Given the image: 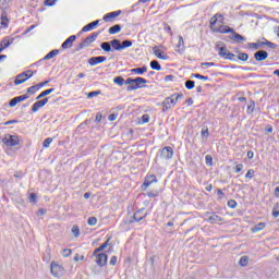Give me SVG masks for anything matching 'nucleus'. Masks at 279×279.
<instances>
[{
  "mask_svg": "<svg viewBox=\"0 0 279 279\" xmlns=\"http://www.w3.org/2000/svg\"><path fill=\"white\" fill-rule=\"evenodd\" d=\"M217 23H223V14L216 13L209 21V27L213 32L219 34H234V28L226 25H221L219 28H215Z\"/></svg>",
  "mask_w": 279,
  "mask_h": 279,
  "instance_id": "obj_1",
  "label": "nucleus"
},
{
  "mask_svg": "<svg viewBox=\"0 0 279 279\" xmlns=\"http://www.w3.org/2000/svg\"><path fill=\"white\" fill-rule=\"evenodd\" d=\"M183 98L184 95L178 93H174L171 96L165 98V100L161 102L162 112H167L168 110H171V108H174L175 104H178V100Z\"/></svg>",
  "mask_w": 279,
  "mask_h": 279,
  "instance_id": "obj_2",
  "label": "nucleus"
},
{
  "mask_svg": "<svg viewBox=\"0 0 279 279\" xmlns=\"http://www.w3.org/2000/svg\"><path fill=\"white\" fill-rule=\"evenodd\" d=\"M99 34H101V32L92 33L86 38L82 39L74 51H82V49H85V47H90V45H93V43L99 38Z\"/></svg>",
  "mask_w": 279,
  "mask_h": 279,
  "instance_id": "obj_3",
  "label": "nucleus"
},
{
  "mask_svg": "<svg viewBox=\"0 0 279 279\" xmlns=\"http://www.w3.org/2000/svg\"><path fill=\"white\" fill-rule=\"evenodd\" d=\"M50 274L54 277V278H62V276H64V274H66V270L64 269V267H62V265L52 262L50 264Z\"/></svg>",
  "mask_w": 279,
  "mask_h": 279,
  "instance_id": "obj_4",
  "label": "nucleus"
},
{
  "mask_svg": "<svg viewBox=\"0 0 279 279\" xmlns=\"http://www.w3.org/2000/svg\"><path fill=\"white\" fill-rule=\"evenodd\" d=\"M149 81H147L146 78H143L141 76L135 77V83L134 85H130L126 87L128 93L132 92V90H138V88H147V85Z\"/></svg>",
  "mask_w": 279,
  "mask_h": 279,
  "instance_id": "obj_5",
  "label": "nucleus"
},
{
  "mask_svg": "<svg viewBox=\"0 0 279 279\" xmlns=\"http://www.w3.org/2000/svg\"><path fill=\"white\" fill-rule=\"evenodd\" d=\"M32 77H34V72H32V70H27V71L22 72L16 75V77L14 80V84H15V86L25 84V82Z\"/></svg>",
  "mask_w": 279,
  "mask_h": 279,
  "instance_id": "obj_6",
  "label": "nucleus"
},
{
  "mask_svg": "<svg viewBox=\"0 0 279 279\" xmlns=\"http://www.w3.org/2000/svg\"><path fill=\"white\" fill-rule=\"evenodd\" d=\"M218 56L225 60H231V62H236V54L230 52L226 46L218 48Z\"/></svg>",
  "mask_w": 279,
  "mask_h": 279,
  "instance_id": "obj_7",
  "label": "nucleus"
},
{
  "mask_svg": "<svg viewBox=\"0 0 279 279\" xmlns=\"http://www.w3.org/2000/svg\"><path fill=\"white\" fill-rule=\"evenodd\" d=\"M218 56L225 60H231V62H236V54L230 52L226 46L218 48Z\"/></svg>",
  "mask_w": 279,
  "mask_h": 279,
  "instance_id": "obj_8",
  "label": "nucleus"
},
{
  "mask_svg": "<svg viewBox=\"0 0 279 279\" xmlns=\"http://www.w3.org/2000/svg\"><path fill=\"white\" fill-rule=\"evenodd\" d=\"M145 213V208H141L135 211L132 219L129 220V223H141V221L147 217V213Z\"/></svg>",
  "mask_w": 279,
  "mask_h": 279,
  "instance_id": "obj_9",
  "label": "nucleus"
},
{
  "mask_svg": "<svg viewBox=\"0 0 279 279\" xmlns=\"http://www.w3.org/2000/svg\"><path fill=\"white\" fill-rule=\"evenodd\" d=\"M205 217H207L205 221H207L208 223H223V218L216 213L207 211L205 214Z\"/></svg>",
  "mask_w": 279,
  "mask_h": 279,
  "instance_id": "obj_10",
  "label": "nucleus"
},
{
  "mask_svg": "<svg viewBox=\"0 0 279 279\" xmlns=\"http://www.w3.org/2000/svg\"><path fill=\"white\" fill-rule=\"evenodd\" d=\"M2 143L7 145V147H16L19 143H21V140H19L17 135H9L8 137L2 138Z\"/></svg>",
  "mask_w": 279,
  "mask_h": 279,
  "instance_id": "obj_11",
  "label": "nucleus"
},
{
  "mask_svg": "<svg viewBox=\"0 0 279 279\" xmlns=\"http://www.w3.org/2000/svg\"><path fill=\"white\" fill-rule=\"evenodd\" d=\"M158 182V178L155 174H147L142 184V191L149 189L150 184Z\"/></svg>",
  "mask_w": 279,
  "mask_h": 279,
  "instance_id": "obj_12",
  "label": "nucleus"
},
{
  "mask_svg": "<svg viewBox=\"0 0 279 279\" xmlns=\"http://www.w3.org/2000/svg\"><path fill=\"white\" fill-rule=\"evenodd\" d=\"M159 156L162 158V160H171V158H173V148L171 146H165L160 150Z\"/></svg>",
  "mask_w": 279,
  "mask_h": 279,
  "instance_id": "obj_13",
  "label": "nucleus"
},
{
  "mask_svg": "<svg viewBox=\"0 0 279 279\" xmlns=\"http://www.w3.org/2000/svg\"><path fill=\"white\" fill-rule=\"evenodd\" d=\"M94 257L96 258V265H98V267H106L108 265V254L105 252L99 253V255Z\"/></svg>",
  "mask_w": 279,
  "mask_h": 279,
  "instance_id": "obj_14",
  "label": "nucleus"
},
{
  "mask_svg": "<svg viewBox=\"0 0 279 279\" xmlns=\"http://www.w3.org/2000/svg\"><path fill=\"white\" fill-rule=\"evenodd\" d=\"M117 16H121V10L105 14L102 17V21H105V23H114V21L117 20Z\"/></svg>",
  "mask_w": 279,
  "mask_h": 279,
  "instance_id": "obj_15",
  "label": "nucleus"
},
{
  "mask_svg": "<svg viewBox=\"0 0 279 279\" xmlns=\"http://www.w3.org/2000/svg\"><path fill=\"white\" fill-rule=\"evenodd\" d=\"M268 58L269 52H267V50H258L254 53L255 62H264V60H267Z\"/></svg>",
  "mask_w": 279,
  "mask_h": 279,
  "instance_id": "obj_16",
  "label": "nucleus"
},
{
  "mask_svg": "<svg viewBox=\"0 0 279 279\" xmlns=\"http://www.w3.org/2000/svg\"><path fill=\"white\" fill-rule=\"evenodd\" d=\"M106 60H108V58L104 56L92 57L88 59V64L89 66H97V64H101L102 62H106Z\"/></svg>",
  "mask_w": 279,
  "mask_h": 279,
  "instance_id": "obj_17",
  "label": "nucleus"
},
{
  "mask_svg": "<svg viewBox=\"0 0 279 279\" xmlns=\"http://www.w3.org/2000/svg\"><path fill=\"white\" fill-rule=\"evenodd\" d=\"M25 99H29V95L25 94V95L16 96L9 101V106L10 108H14L16 104H21V101H25Z\"/></svg>",
  "mask_w": 279,
  "mask_h": 279,
  "instance_id": "obj_18",
  "label": "nucleus"
},
{
  "mask_svg": "<svg viewBox=\"0 0 279 279\" xmlns=\"http://www.w3.org/2000/svg\"><path fill=\"white\" fill-rule=\"evenodd\" d=\"M77 40L76 35L70 36L68 39L64 40V43L61 45V49H71L73 47V43Z\"/></svg>",
  "mask_w": 279,
  "mask_h": 279,
  "instance_id": "obj_19",
  "label": "nucleus"
},
{
  "mask_svg": "<svg viewBox=\"0 0 279 279\" xmlns=\"http://www.w3.org/2000/svg\"><path fill=\"white\" fill-rule=\"evenodd\" d=\"M99 26V20H96L92 23L86 24L80 32V34H84L86 32H93V29H95V27Z\"/></svg>",
  "mask_w": 279,
  "mask_h": 279,
  "instance_id": "obj_20",
  "label": "nucleus"
},
{
  "mask_svg": "<svg viewBox=\"0 0 279 279\" xmlns=\"http://www.w3.org/2000/svg\"><path fill=\"white\" fill-rule=\"evenodd\" d=\"M13 44H14V37H11V36H7L0 41V46L2 47V50L8 49V47H10V45H13Z\"/></svg>",
  "mask_w": 279,
  "mask_h": 279,
  "instance_id": "obj_21",
  "label": "nucleus"
},
{
  "mask_svg": "<svg viewBox=\"0 0 279 279\" xmlns=\"http://www.w3.org/2000/svg\"><path fill=\"white\" fill-rule=\"evenodd\" d=\"M153 53L156 58H159V60H169V56L162 54V50H159L158 46L153 47Z\"/></svg>",
  "mask_w": 279,
  "mask_h": 279,
  "instance_id": "obj_22",
  "label": "nucleus"
},
{
  "mask_svg": "<svg viewBox=\"0 0 279 279\" xmlns=\"http://www.w3.org/2000/svg\"><path fill=\"white\" fill-rule=\"evenodd\" d=\"M185 49L186 48L184 47V38L181 35H179V43L177 45L175 51H177V53H180V56H182V53H184Z\"/></svg>",
  "mask_w": 279,
  "mask_h": 279,
  "instance_id": "obj_23",
  "label": "nucleus"
},
{
  "mask_svg": "<svg viewBox=\"0 0 279 279\" xmlns=\"http://www.w3.org/2000/svg\"><path fill=\"white\" fill-rule=\"evenodd\" d=\"M88 125H90V120L87 119L76 128V133L84 134V132H86V129L88 128Z\"/></svg>",
  "mask_w": 279,
  "mask_h": 279,
  "instance_id": "obj_24",
  "label": "nucleus"
},
{
  "mask_svg": "<svg viewBox=\"0 0 279 279\" xmlns=\"http://www.w3.org/2000/svg\"><path fill=\"white\" fill-rule=\"evenodd\" d=\"M229 38L230 40H234L235 43H245L246 40V38L243 35L236 33L235 31L234 33H232L231 36H229Z\"/></svg>",
  "mask_w": 279,
  "mask_h": 279,
  "instance_id": "obj_25",
  "label": "nucleus"
},
{
  "mask_svg": "<svg viewBox=\"0 0 279 279\" xmlns=\"http://www.w3.org/2000/svg\"><path fill=\"white\" fill-rule=\"evenodd\" d=\"M110 41L112 51H122L120 39H112Z\"/></svg>",
  "mask_w": 279,
  "mask_h": 279,
  "instance_id": "obj_26",
  "label": "nucleus"
},
{
  "mask_svg": "<svg viewBox=\"0 0 279 279\" xmlns=\"http://www.w3.org/2000/svg\"><path fill=\"white\" fill-rule=\"evenodd\" d=\"M100 48L102 49V51H105L106 53H110V51H112V44L111 41H105L100 44Z\"/></svg>",
  "mask_w": 279,
  "mask_h": 279,
  "instance_id": "obj_27",
  "label": "nucleus"
},
{
  "mask_svg": "<svg viewBox=\"0 0 279 279\" xmlns=\"http://www.w3.org/2000/svg\"><path fill=\"white\" fill-rule=\"evenodd\" d=\"M131 73H135V75H143L144 73H147V66L143 65L142 68H134L131 70Z\"/></svg>",
  "mask_w": 279,
  "mask_h": 279,
  "instance_id": "obj_28",
  "label": "nucleus"
},
{
  "mask_svg": "<svg viewBox=\"0 0 279 279\" xmlns=\"http://www.w3.org/2000/svg\"><path fill=\"white\" fill-rule=\"evenodd\" d=\"M59 53V49H53L44 57V60H51L52 58H56V56H58Z\"/></svg>",
  "mask_w": 279,
  "mask_h": 279,
  "instance_id": "obj_29",
  "label": "nucleus"
},
{
  "mask_svg": "<svg viewBox=\"0 0 279 279\" xmlns=\"http://www.w3.org/2000/svg\"><path fill=\"white\" fill-rule=\"evenodd\" d=\"M150 69H153V71H162V65H160L158 60H153L150 61Z\"/></svg>",
  "mask_w": 279,
  "mask_h": 279,
  "instance_id": "obj_30",
  "label": "nucleus"
},
{
  "mask_svg": "<svg viewBox=\"0 0 279 279\" xmlns=\"http://www.w3.org/2000/svg\"><path fill=\"white\" fill-rule=\"evenodd\" d=\"M54 92H56V88L46 89V90L41 92V93L36 97V99H43V97H47V95H51V93H54Z\"/></svg>",
  "mask_w": 279,
  "mask_h": 279,
  "instance_id": "obj_31",
  "label": "nucleus"
},
{
  "mask_svg": "<svg viewBox=\"0 0 279 279\" xmlns=\"http://www.w3.org/2000/svg\"><path fill=\"white\" fill-rule=\"evenodd\" d=\"M235 53H238V60H241V62H247L250 60V54L245 52L235 51Z\"/></svg>",
  "mask_w": 279,
  "mask_h": 279,
  "instance_id": "obj_32",
  "label": "nucleus"
},
{
  "mask_svg": "<svg viewBox=\"0 0 279 279\" xmlns=\"http://www.w3.org/2000/svg\"><path fill=\"white\" fill-rule=\"evenodd\" d=\"M108 32L111 35L119 34V32H121V24H116L111 26Z\"/></svg>",
  "mask_w": 279,
  "mask_h": 279,
  "instance_id": "obj_33",
  "label": "nucleus"
},
{
  "mask_svg": "<svg viewBox=\"0 0 279 279\" xmlns=\"http://www.w3.org/2000/svg\"><path fill=\"white\" fill-rule=\"evenodd\" d=\"M247 47L248 49H260V47H263V41L257 40V43H248Z\"/></svg>",
  "mask_w": 279,
  "mask_h": 279,
  "instance_id": "obj_34",
  "label": "nucleus"
},
{
  "mask_svg": "<svg viewBox=\"0 0 279 279\" xmlns=\"http://www.w3.org/2000/svg\"><path fill=\"white\" fill-rule=\"evenodd\" d=\"M43 107H45V105H43V101L37 100L32 107V112H38V110H40V108Z\"/></svg>",
  "mask_w": 279,
  "mask_h": 279,
  "instance_id": "obj_35",
  "label": "nucleus"
},
{
  "mask_svg": "<svg viewBox=\"0 0 279 279\" xmlns=\"http://www.w3.org/2000/svg\"><path fill=\"white\" fill-rule=\"evenodd\" d=\"M266 226H267V223L259 222V223L255 225V227L252 229V232H260V230H265Z\"/></svg>",
  "mask_w": 279,
  "mask_h": 279,
  "instance_id": "obj_36",
  "label": "nucleus"
},
{
  "mask_svg": "<svg viewBox=\"0 0 279 279\" xmlns=\"http://www.w3.org/2000/svg\"><path fill=\"white\" fill-rule=\"evenodd\" d=\"M263 47H268L269 49H278V45L265 39V41L262 43Z\"/></svg>",
  "mask_w": 279,
  "mask_h": 279,
  "instance_id": "obj_37",
  "label": "nucleus"
},
{
  "mask_svg": "<svg viewBox=\"0 0 279 279\" xmlns=\"http://www.w3.org/2000/svg\"><path fill=\"white\" fill-rule=\"evenodd\" d=\"M132 45H134V43L130 39H125V40L121 41L122 51H123V49H128V48L132 47Z\"/></svg>",
  "mask_w": 279,
  "mask_h": 279,
  "instance_id": "obj_38",
  "label": "nucleus"
},
{
  "mask_svg": "<svg viewBox=\"0 0 279 279\" xmlns=\"http://www.w3.org/2000/svg\"><path fill=\"white\" fill-rule=\"evenodd\" d=\"M113 84H117L118 86H123V84H125V78H123V76H116L113 78Z\"/></svg>",
  "mask_w": 279,
  "mask_h": 279,
  "instance_id": "obj_39",
  "label": "nucleus"
},
{
  "mask_svg": "<svg viewBox=\"0 0 279 279\" xmlns=\"http://www.w3.org/2000/svg\"><path fill=\"white\" fill-rule=\"evenodd\" d=\"M248 263H250V258L247 256H242L239 260V265L241 267H247Z\"/></svg>",
  "mask_w": 279,
  "mask_h": 279,
  "instance_id": "obj_40",
  "label": "nucleus"
},
{
  "mask_svg": "<svg viewBox=\"0 0 279 279\" xmlns=\"http://www.w3.org/2000/svg\"><path fill=\"white\" fill-rule=\"evenodd\" d=\"M254 108H256V102L254 100H250V105L247 106V114H252L254 112Z\"/></svg>",
  "mask_w": 279,
  "mask_h": 279,
  "instance_id": "obj_41",
  "label": "nucleus"
},
{
  "mask_svg": "<svg viewBox=\"0 0 279 279\" xmlns=\"http://www.w3.org/2000/svg\"><path fill=\"white\" fill-rule=\"evenodd\" d=\"M1 25L2 27H8V23H10V20H8V14L7 13H2L1 14Z\"/></svg>",
  "mask_w": 279,
  "mask_h": 279,
  "instance_id": "obj_42",
  "label": "nucleus"
},
{
  "mask_svg": "<svg viewBox=\"0 0 279 279\" xmlns=\"http://www.w3.org/2000/svg\"><path fill=\"white\" fill-rule=\"evenodd\" d=\"M272 217L278 219L279 217V203H276L272 207Z\"/></svg>",
  "mask_w": 279,
  "mask_h": 279,
  "instance_id": "obj_43",
  "label": "nucleus"
},
{
  "mask_svg": "<svg viewBox=\"0 0 279 279\" xmlns=\"http://www.w3.org/2000/svg\"><path fill=\"white\" fill-rule=\"evenodd\" d=\"M202 138H208L210 136V132L208 131V126H204L201 131Z\"/></svg>",
  "mask_w": 279,
  "mask_h": 279,
  "instance_id": "obj_44",
  "label": "nucleus"
},
{
  "mask_svg": "<svg viewBox=\"0 0 279 279\" xmlns=\"http://www.w3.org/2000/svg\"><path fill=\"white\" fill-rule=\"evenodd\" d=\"M185 88L187 90H193V88H195V81H192V80H187L185 82Z\"/></svg>",
  "mask_w": 279,
  "mask_h": 279,
  "instance_id": "obj_45",
  "label": "nucleus"
},
{
  "mask_svg": "<svg viewBox=\"0 0 279 279\" xmlns=\"http://www.w3.org/2000/svg\"><path fill=\"white\" fill-rule=\"evenodd\" d=\"M72 234L74 235L75 239H78V236H80V226L74 225L72 227Z\"/></svg>",
  "mask_w": 279,
  "mask_h": 279,
  "instance_id": "obj_46",
  "label": "nucleus"
},
{
  "mask_svg": "<svg viewBox=\"0 0 279 279\" xmlns=\"http://www.w3.org/2000/svg\"><path fill=\"white\" fill-rule=\"evenodd\" d=\"M37 90H39L38 87L36 85H33L26 89V93L29 95H35Z\"/></svg>",
  "mask_w": 279,
  "mask_h": 279,
  "instance_id": "obj_47",
  "label": "nucleus"
},
{
  "mask_svg": "<svg viewBox=\"0 0 279 279\" xmlns=\"http://www.w3.org/2000/svg\"><path fill=\"white\" fill-rule=\"evenodd\" d=\"M28 199H29L31 204H36V202L38 199V195H36V193H31L28 195Z\"/></svg>",
  "mask_w": 279,
  "mask_h": 279,
  "instance_id": "obj_48",
  "label": "nucleus"
},
{
  "mask_svg": "<svg viewBox=\"0 0 279 279\" xmlns=\"http://www.w3.org/2000/svg\"><path fill=\"white\" fill-rule=\"evenodd\" d=\"M191 77H196V80H204L205 82L208 81V76H204L199 73L191 74Z\"/></svg>",
  "mask_w": 279,
  "mask_h": 279,
  "instance_id": "obj_49",
  "label": "nucleus"
},
{
  "mask_svg": "<svg viewBox=\"0 0 279 279\" xmlns=\"http://www.w3.org/2000/svg\"><path fill=\"white\" fill-rule=\"evenodd\" d=\"M205 163L207 165V167H213V156L211 155L205 156Z\"/></svg>",
  "mask_w": 279,
  "mask_h": 279,
  "instance_id": "obj_50",
  "label": "nucleus"
},
{
  "mask_svg": "<svg viewBox=\"0 0 279 279\" xmlns=\"http://www.w3.org/2000/svg\"><path fill=\"white\" fill-rule=\"evenodd\" d=\"M98 95H101V90L89 92L87 98L93 99V97H97Z\"/></svg>",
  "mask_w": 279,
  "mask_h": 279,
  "instance_id": "obj_51",
  "label": "nucleus"
},
{
  "mask_svg": "<svg viewBox=\"0 0 279 279\" xmlns=\"http://www.w3.org/2000/svg\"><path fill=\"white\" fill-rule=\"evenodd\" d=\"M71 254H73V251L71 248H63L62 256L64 258H69V256H71Z\"/></svg>",
  "mask_w": 279,
  "mask_h": 279,
  "instance_id": "obj_52",
  "label": "nucleus"
},
{
  "mask_svg": "<svg viewBox=\"0 0 279 279\" xmlns=\"http://www.w3.org/2000/svg\"><path fill=\"white\" fill-rule=\"evenodd\" d=\"M112 240V235H110L108 239H107V241L105 242V243H102L99 247H100V250H102V252H104V250H106V247H108V245H110V241Z\"/></svg>",
  "mask_w": 279,
  "mask_h": 279,
  "instance_id": "obj_53",
  "label": "nucleus"
},
{
  "mask_svg": "<svg viewBox=\"0 0 279 279\" xmlns=\"http://www.w3.org/2000/svg\"><path fill=\"white\" fill-rule=\"evenodd\" d=\"M56 1H58V0H45L44 5H46L48 8H53V5H56Z\"/></svg>",
  "mask_w": 279,
  "mask_h": 279,
  "instance_id": "obj_54",
  "label": "nucleus"
},
{
  "mask_svg": "<svg viewBox=\"0 0 279 279\" xmlns=\"http://www.w3.org/2000/svg\"><path fill=\"white\" fill-rule=\"evenodd\" d=\"M227 206H229V208H236V206H239V204L236 203V201L230 199V201H228Z\"/></svg>",
  "mask_w": 279,
  "mask_h": 279,
  "instance_id": "obj_55",
  "label": "nucleus"
},
{
  "mask_svg": "<svg viewBox=\"0 0 279 279\" xmlns=\"http://www.w3.org/2000/svg\"><path fill=\"white\" fill-rule=\"evenodd\" d=\"M51 143H53V138L51 137H47L44 143H43V147H49V145H51Z\"/></svg>",
  "mask_w": 279,
  "mask_h": 279,
  "instance_id": "obj_56",
  "label": "nucleus"
},
{
  "mask_svg": "<svg viewBox=\"0 0 279 279\" xmlns=\"http://www.w3.org/2000/svg\"><path fill=\"white\" fill-rule=\"evenodd\" d=\"M146 195L147 197H158L159 192L158 190H155V191L147 192Z\"/></svg>",
  "mask_w": 279,
  "mask_h": 279,
  "instance_id": "obj_57",
  "label": "nucleus"
},
{
  "mask_svg": "<svg viewBox=\"0 0 279 279\" xmlns=\"http://www.w3.org/2000/svg\"><path fill=\"white\" fill-rule=\"evenodd\" d=\"M87 223L88 226H97V219L95 217H89Z\"/></svg>",
  "mask_w": 279,
  "mask_h": 279,
  "instance_id": "obj_58",
  "label": "nucleus"
},
{
  "mask_svg": "<svg viewBox=\"0 0 279 279\" xmlns=\"http://www.w3.org/2000/svg\"><path fill=\"white\" fill-rule=\"evenodd\" d=\"M135 83V78L129 77L124 81V84H126V86H134Z\"/></svg>",
  "mask_w": 279,
  "mask_h": 279,
  "instance_id": "obj_59",
  "label": "nucleus"
},
{
  "mask_svg": "<svg viewBox=\"0 0 279 279\" xmlns=\"http://www.w3.org/2000/svg\"><path fill=\"white\" fill-rule=\"evenodd\" d=\"M163 29H165V32L170 34V36H173V32H171V26L169 24L165 23L163 24Z\"/></svg>",
  "mask_w": 279,
  "mask_h": 279,
  "instance_id": "obj_60",
  "label": "nucleus"
},
{
  "mask_svg": "<svg viewBox=\"0 0 279 279\" xmlns=\"http://www.w3.org/2000/svg\"><path fill=\"white\" fill-rule=\"evenodd\" d=\"M245 178L248 180H252V178H254V169H250L246 174Z\"/></svg>",
  "mask_w": 279,
  "mask_h": 279,
  "instance_id": "obj_61",
  "label": "nucleus"
},
{
  "mask_svg": "<svg viewBox=\"0 0 279 279\" xmlns=\"http://www.w3.org/2000/svg\"><path fill=\"white\" fill-rule=\"evenodd\" d=\"M117 256L113 255L109 260V265H111V267H114V265H117Z\"/></svg>",
  "mask_w": 279,
  "mask_h": 279,
  "instance_id": "obj_62",
  "label": "nucleus"
},
{
  "mask_svg": "<svg viewBox=\"0 0 279 279\" xmlns=\"http://www.w3.org/2000/svg\"><path fill=\"white\" fill-rule=\"evenodd\" d=\"M241 171H243V163H239V165L235 166L234 172L235 173H241Z\"/></svg>",
  "mask_w": 279,
  "mask_h": 279,
  "instance_id": "obj_63",
  "label": "nucleus"
},
{
  "mask_svg": "<svg viewBox=\"0 0 279 279\" xmlns=\"http://www.w3.org/2000/svg\"><path fill=\"white\" fill-rule=\"evenodd\" d=\"M142 122L143 123H149V114H143L142 116Z\"/></svg>",
  "mask_w": 279,
  "mask_h": 279,
  "instance_id": "obj_64",
  "label": "nucleus"
}]
</instances>
